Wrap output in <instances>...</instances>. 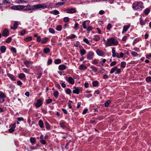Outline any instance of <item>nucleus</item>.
I'll return each mask as SVG.
<instances>
[{
	"label": "nucleus",
	"instance_id": "obj_1",
	"mask_svg": "<svg viewBox=\"0 0 151 151\" xmlns=\"http://www.w3.org/2000/svg\"><path fill=\"white\" fill-rule=\"evenodd\" d=\"M24 7L23 11H32L34 10L35 9H44L47 7L46 5L43 4H38L32 6L29 5H27L26 6H24Z\"/></svg>",
	"mask_w": 151,
	"mask_h": 151
},
{
	"label": "nucleus",
	"instance_id": "obj_2",
	"mask_svg": "<svg viewBox=\"0 0 151 151\" xmlns=\"http://www.w3.org/2000/svg\"><path fill=\"white\" fill-rule=\"evenodd\" d=\"M118 41L113 38H111L108 39L105 43L106 46H110L113 45H116L118 44Z\"/></svg>",
	"mask_w": 151,
	"mask_h": 151
},
{
	"label": "nucleus",
	"instance_id": "obj_3",
	"mask_svg": "<svg viewBox=\"0 0 151 151\" xmlns=\"http://www.w3.org/2000/svg\"><path fill=\"white\" fill-rule=\"evenodd\" d=\"M142 3L140 2H135L133 4V9L134 10H139L142 8Z\"/></svg>",
	"mask_w": 151,
	"mask_h": 151
},
{
	"label": "nucleus",
	"instance_id": "obj_4",
	"mask_svg": "<svg viewBox=\"0 0 151 151\" xmlns=\"http://www.w3.org/2000/svg\"><path fill=\"white\" fill-rule=\"evenodd\" d=\"M23 5H15L10 7L11 9L15 10H20L24 9Z\"/></svg>",
	"mask_w": 151,
	"mask_h": 151
},
{
	"label": "nucleus",
	"instance_id": "obj_5",
	"mask_svg": "<svg viewBox=\"0 0 151 151\" xmlns=\"http://www.w3.org/2000/svg\"><path fill=\"white\" fill-rule=\"evenodd\" d=\"M65 11L68 13H73L76 12V9L75 8H71V9H66Z\"/></svg>",
	"mask_w": 151,
	"mask_h": 151
},
{
	"label": "nucleus",
	"instance_id": "obj_6",
	"mask_svg": "<svg viewBox=\"0 0 151 151\" xmlns=\"http://www.w3.org/2000/svg\"><path fill=\"white\" fill-rule=\"evenodd\" d=\"M9 32L8 29H5L3 31L2 33V35L4 37H7L9 35Z\"/></svg>",
	"mask_w": 151,
	"mask_h": 151
},
{
	"label": "nucleus",
	"instance_id": "obj_7",
	"mask_svg": "<svg viewBox=\"0 0 151 151\" xmlns=\"http://www.w3.org/2000/svg\"><path fill=\"white\" fill-rule=\"evenodd\" d=\"M43 104V101L40 99H38L37 100V103L35 104V106L37 108L40 107Z\"/></svg>",
	"mask_w": 151,
	"mask_h": 151
},
{
	"label": "nucleus",
	"instance_id": "obj_8",
	"mask_svg": "<svg viewBox=\"0 0 151 151\" xmlns=\"http://www.w3.org/2000/svg\"><path fill=\"white\" fill-rule=\"evenodd\" d=\"M149 21L147 19H146L144 20H143L142 18V17H141L139 19L140 23L141 25H145L146 23L148 22Z\"/></svg>",
	"mask_w": 151,
	"mask_h": 151
},
{
	"label": "nucleus",
	"instance_id": "obj_9",
	"mask_svg": "<svg viewBox=\"0 0 151 151\" xmlns=\"http://www.w3.org/2000/svg\"><path fill=\"white\" fill-rule=\"evenodd\" d=\"M93 53L91 51L89 52L87 55V59L89 60H91L93 58Z\"/></svg>",
	"mask_w": 151,
	"mask_h": 151
},
{
	"label": "nucleus",
	"instance_id": "obj_10",
	"mask_svg": "<svg viewBox=\"0 0 151 151\" xmlns=\"http://www.w3.org/2000/svg\"><path fill=\"white\" fill-rule=\"evenodd\" d=\"M59 125L63 129H65L66 127V123L65 122L61 121L59 123Z\"/></svg>",
	"mask_w": 151,
	"mask_h": 151
},
{
	"label": "nucleus",
	"instance_id": "obj_11",
	"mask_svg": "<svg viewBox=\"0 0 151 151\" xmlns=\"http://www.w3.org/2000/svg\"><path fill=\"white\" fill-rule=\"evenodd\" d=\"M96 52L97 54L99 56H102L104 54V52L102 50L99 49H97L96 50Z\"/></svg>",
	"mask_w": 151,
	"mask_h": 151
},
{
	"label": "nucleus",
	"instance_id": "obj_12",
	"mask_svg": "<svg viewBox=\"0 0 151 151\" xmlns=\"http://www.w3.org/2000/svg\"><path fill=\"white\" fill-rule=\"evenodd\" d=\"M67 81L69 83L72 84H73L75 82L74 79L71 77H70L68 78V79Z\"/></svg>",
	"mask_w": 151,
	"mask_h": 151
},
{
	"label": "nucleus",
	"instance_id": "obj_13",
	"mask_svg": "<svg viewBox=\"0 0 151 151\" xmlns=\"http://www.w3.org/2000/svg\"><path fill=\"white\" fill-rule=\"evenodd\" d=\"M129 27V25H124L123 27V30L122 32V33L123 34L125 33Z\"/></svg>",
	"mask_w": 151,
	"mask_h": 151
},
{
	"label": "nucleus",
	"instance_id": "obj_14",
	"mask_svg": "<svg viewBox=\"0 0 151 151\" xmlns=\"http://www.w3.org/2000/svg\"><path fill=\"white\" fill-rule=\"evenodd\" d=\"M18 25V23L17 21L15 22L14 23V24L13 27L11 26V28L12 29H16L17 28V26Z\"/></svg>",
	"mask_w": 151,
	"mask_h": 151
},
{
	"label": "nucleus",
	"instance_id": "obj_15",
	"mask_svg": "<svg viewBox=\"0 0 151 151\" xmlns=\"http://www.w3.org/2000/svg\"><path fill=\"white\" fill-rule=\"evenodd\" d=\"M66 68V67L64 65H60L59 66L58 68L60 70H63Z\"/></svg>",
	"mask_w": 151,
	"mask_h": 151
},
{
	"label": "nucleus",
	"instance_id": "obj_16",
	"mask_svg": "<svg viewBox=\"0 0 151 151\" xmlns=\"http://www.w3.org/2000/svg\"><path fill=\"white\" fill-rule=\"evenodd\" d=\"M74 88L75 89L73 91V93H74L78 94L79 93V89L78 88H76L75 87H74Z\"/></svg>",
	"mask_w": 151,
	"mask_h": 151
},
{
	"label": "nucleus",
	"instance_id": "obj_17",
	"mask_svg": "<svg viewBox=\"0 0 151 151\" xmlns=\"http://www.w3.org/2000/svg\"><path fill=\"white\" fill-rule=\"evenodd\" d=\"M38 124L39 126L41 128L44 127V124L42 121L41 120H40L38 122Z\"/></svg>",
	"mask_w": 151,
	"mask_h": 151
},
{
	"label": "nucleus",
	"instance_id": "obj_18",
	"mask_svg": "<svg viewBox=\"0 0 151 151\" xmlns=\"http://www.w3.org/2000/svg\"><path fill=\"white\" fill-rule=\"evenodd\" d=\"M9 77L12 81H15V77L13 75L9 74L8 75Z\"/></svg>",
	"mask_w": 151,
	"mask_h": 151
},
{
	"label": "nucleus",
	"instance_id": "obj_19",
	"mask_svg": "<svg viewBox=\"0 0 151 151\" xmlns=\"http://www.w3.org/2000/svg\"><path fill=\"white\" fill-rule=\"evenodd\" d=\"M80 52L81 55L83 56V55H85L86 53V51L83 48L81 49L80 50Z\"/></svg>",
	"mask_w": 151,
	"mask_h": 151
},
{
	"label": "nucleus",
	"instance_id": "obj_20",
	"mask_svg": "<svg viewBox=\"0 0 151 151\" xmlns=\"http://www.w3.org/2000/svg\"><path fill=\"white\" fill-rule=\"evenodd\" d=\"M76 37H77L75 35H74V34H72V35H69V36L67 37V38L68 39H74Z\"/></svg>",
	"mask_w": 151,
	"mask_h": 151
},
{
	"label": "nucleus",
	"instance_id": "obj_21",
	"mask_svg": "<svg viewBox=\"0 0 151 151\" xmlns=\"http://www.w3.org/2000/svg\"><path fill=\"white\" fill-rule=\"evenodd\" d=\"M50 13L51 14L56 15L58 14L59 13V12L57 10H54L50 12Z\"/></svg>",
	"mask_w": 151,
	"mask_h": 151
},
{
	"label": "nucleus",
	"instance_id": "obj_22",
	"mask_svg": "<svg viewBox=\"0 0 151 151\" xmlns=\"http://www.w3.org/2000/svg\"><path fill=\"white\" fill-rule=\"evenodd\" d=\"M6 47L4 46H2L0 47V50L2 53H4L6 50Z\"/></svg>",
	"mask_w": 151,
	"mask_h": 151
},
{
	"label": "nucleus",
	"instance_id": "obj_23",
	"mask_svg": "<svg viewBox=\"0 0 151 151\" xmlns=\"http://www.w3.org/2000/svg\"><path fill=\"white\" fill-rule=\"evenodd\" d=\"M53 95L57 99L58 96L59 92L57 91H54Z\"/></svg>",
	"mask_w": 151,
	"mask_h": 151
},
{
	"label": "nucleus",
	"instance_id": "obj_24",
	"mask_svg": "<svg viewBox=\"0 0 151 151\" xmlns=\"http://www.w3.org/2000/svg\"><path fill=\"white\" fill-rule=\"evenodd\" d=\"M87 68V67L83 65H81L79 66V69L85 70Z\"/></svg>",
	"mask_w": 151,
	"mask_h": 151
},
{
	"label": "nucleus",
	"instance_id": "obj_25",
	"mask_svg": "<svg viewBox=\"0 0 151 151\" xmlns=\"http://www.w3.org/2000/svg\"><path fill=\"white\" fill-rule=\"evenodd\" d=\"M32 63V62H29L27 60H25L24 62V64L27 67H28L29 65L31 64Z\"/></svg>",
	"mask_w": 151,
	"mask_h": 151
},
{
	"label": "nucleus",
	"instance_id": "obj_26",
	"mask_svg": "<svg viewBox=\"0 0 151 151\" xmlns=\"http://www.w3.org/2000/svg\"><path fill=\"white\" fill-rule=\"evenodd\" d=\"M50 50L49 48H45L43 50V51L45 53L47 54L50 52Z\"/></svg>",
	"mask_w": 151,
	"mask_h": 151
},
{
	"label": "nucleus",
	"instance_id": "obj_27",
	"mask_svg": "<svg viewBox=\"0 0 151 151\" xmlns=\"http://www.w3.org/2000/svg\"><path fill=\"white\" fill-rule=\"evenodd\" d=\"M48 40V39L47 37H45L43 39L41 40V43L42 44H44Z\"/></svg>",
	"mask_w": 151,
	"mask_h": 151
},
{
	"label": "nucleus",
	"instance_id": "obj_28",
	"mask_svg": "<svg viewBox=\"0 0 151 151\" xmlns=\"http://www.w3.org/2000/svg\"><path fill=\"white\" fill-rule=\"evenodd\" d=\"M61 60L60 59H58L55 60V63L56 64H59L61 63Z\"/></svg>",
	"mask_w": 151,
	"mask_h": 151
},
{
	"label": "nucleus",
	"instance_id": "obj_29",
	"mask_svg": "<svg viewBox=\"0 0 151 151\" xmlns=\"http://www.w3.org/2000/svg\"><path fill=\"white\" fill-rule=\"evenodd\" d=\"M0 97L1 98H5L6 97V95L0 91Z\"/></svg>",
	"mask_w": 151,
	"mask_h": 151
},
{
	"label": "nucleus",
	"instance_id": "obj_30",
	"mask_svg": "<svg viewBox=\"0 0 151 151\" xmlns=\"http://www.w3.org/2000/svg\"><path fill=\"white\" fill-rule=\"evenodd\" d=\"M32 39V37L31 36H29L25 38L24 40L26 42H28L31 41Z\"/></svg>",
	"mask_w": 151,
	"mask_h": 151
},
{
	"label": "nucleus",
	"instance_id": "obj_31",
	"mask_svg": "<svg viewBox=\"0 0 151 151\" xmlns=\"http://www.w3.org/2000/svg\"><path fill=\"white\" fill-rule=\"evenodd\" d=\"M117 69V67H114L110 71V73L111 74H112L115 71H116Z\"/></svg>",
	"mask_w": 151,
	"mask_h": 151
},
{
	"label": "nucleus",
	"instance_id": "obj_32",
	"mask_svg": "<svg viewBox=\"0 0 151 151\" xmlns=\"http://www.w3.org/2000/svg\"><path fill=\"white\" fill-rule=\"evenodd\" d=\"M91 68L92 69V70L94 72H96L97 70V68L93 65L91 66Z\"/></svg>",
	"mask_w": 151,
	"mask_h": 151
},
{
	"label": "nucleus",
	"instance_id": "obj_33",
	"mask_svg": "<svg viewBox=\"0 0 151 151\" xmlns=\"http://www.w3.org/2000/svg\"><path fill=\"white\" fill-rule=\"evenodd\" d=\"M111 102V101L110 100H108L104 104L105 106L106 107H107L108 106L109 104Z\"/></svg>",
	"mask_w": 151,
	"mask_h": 151
},
{
	"label": "nucleus",
	"instance_id": "obj_34",
	"mask_svg": "<svg viewBox=\"0 0 151 151\" xmlns=\"http://www.w3.org/2000/svg\"><path fill=\"white\" fill-rule=\"evenodd\" d=\"M25 77V75L23 73H20L19 76V77L20 79L23 78Z\"/></svg>",
	"mask_w": 151,
	"mask_h": 151
},
{
	"label": "nucleus",
	"instance_id": "obj_35",
	"mask_svg": "<svg viewBox=\"0 0 151 151\" xmlns=\"http://www.w3.org/2000/svg\"><path fill=\"white\" fill-rule=\"evenodd\" d=\"M16 1L17 3H22L24 2L26 3V1L24 0H16Z\"/></svg>",
	"mask_w": 151,
	"mask_h": 151
},
{
	"label": "nucleus",
	"instance_id": "obj_36",
	"mask_svg": "<svg viewBox=\"0 0 151 151\" xmlns=\"http://www.w3.org/2000/svg\"><path fill=\"white\" fill-rule=\"evenodd\" d=\"M45 126L46 128L48 129H50V126L47 122H46L45 123Z\"/></svg>",
	"mask_w": 151,
	"mask_h": 151
},
{
	"label": "nucleus",
	"instance_id": "obj_37",
	"mask_svg": "<svg viewBox=\"0 0 151 151\" xmlns=\"http://www.w3.org/2000/svg\"><path fill=\"white\" fill-rule=\"evenodd\" d=\"M83 41L86 43V44H88L89 45H91V44L90 43L88 39L86 38H84L83 39Z\"/></svg>",
	"mask_w": 151,
	"mask_h": 151
},
{
	"label": "nucleus",
	"instance_id": "obj_38",
	"mask_svg": "<svg viewBox=\"0 0 151 151\" xmlns=\"http://www.w3.org/2000/svg\"><path fill=\"white\" fill-rule=\"evenodd\" d=\"M100 39V37L98 35H96L94 36L93 40L96 41H98Z\"/></svg>",
	"mask_w": 151,
	"mask_h": 151
},
{
	"label": "nucleus",
	"instance_id": "obj_39",
	"mask_svg": "<svg viewBox=\"0 0 151 151\" xmlns=\"http://www.w3.org/2000/svg\"><path fill=\"white\" fill-rule=\"evenodd\" d=\"M146 81L147 83H150L151 82V77L148 76L146 78Z\"/></svg>",
	"mask_w": 151,
	"mask_h": 151
},
{
	"label": "nucleus",
	"instance_id": "obj_40",
	"mask_svg": "<svg viewBox=\"0 0 151 151\" xmlns=\"http://www.w3.org/2000/svg\"><path fill=\"white\" fill-rule=\"evenodd\" d=\"M2 1L4 4H9L11 3V2L8 0H2Z\"/></svg>",
	"mask_w": 151,
	"mask_h": 151
},
{
	"label": "nucleus",
	"instance_id": "obj_41",
	"mask_svg": "<svg viewBox=\"0 0 151 151\" xmlns=\"http://www.w3.org/2000/svg\"><path fill=\"white\" fill-rule=\"evenodd\" d=\"M112 56L113 57H116L118 58H120V56L118 55V53H116V52L114 54H112Z\"/></svg>",
	"mask_w": 151,
	"mask_h": 151
},
{
	"label": "nucleus",
	"instance_id": "obj_42",
	"mask_svg": "<svg viewBox=\"0 0 151 151\" xmlns=\"http://www.w3.org/2000/svg\"><path fill=\"white\" fill-rule=\"evenodd\" d=\"M62 29V26L61 25H59L56 28V29L58 31H60Z\"/></svg>",
	"mask_w": 151,
	"mask_h": 151
},
{
	"label": "nucleus",
	"instance_id": "obj_43",
	"mask_svg": "<svg viewBox=\"0 0 151 151\" xmlns=\"http://www.w3.org/2000/svg\"><path fill=\"white\" fill-rule=\"evenodd\" d=\"M36 141V139L34 137H31L30 138V141L31 143H34Z\"/></svg>",
	"mask_w": 151,
	"mask_h": 151
},
{
	"label": "nucleus",
	"instance_id": "obj_44",
	"mask_svg": "<svg viewBox=\"0 0 151 151\" xmlns=\"http://www.w3.org/2000/svg\"><path fill=\"white\" fill-rule=\"evenodd\" d=\"M64 3L63 2H58L56 3V6H62L64 4Z\"/></svg>",
	"mask_w": 151,
	"mask_h": 151
},
{
	"label": "nucleus",
	"instance_id": "obj_45",
	"mask_svg": "<svg viewBox=\"0 0 151 151\" xmlns=\"http://www.w3.org/2000/svg\"><path fill=\"white\" fill-rule=\"evenodd\" d=\"M121 70L119 68H118L117 67V69L116 70V72H115V73L116 74H119L121 72Z\"/></svg>",
	"mask_w": 151,
	"mask_h": 151
},
{
	"label": "nucleus",
	"instance_id": "obj_46",
	"mask_svg": "<svg viewBox=\"0 0 151 151\" xmlns=\"http://www.w3.org/2000/svg\"><path fill=\"white\" fill-rule=\"evenodd\" d=\"M49 32L52 34H54L55 33V30L52 28H50L49 29Z\"/></svg>",
	"mask_w": 151,
	"mask_h": 151
},
{
	"label": "nucleus",
	"instance_id": "obj_47",
	"mask_svg": "<svg viewBox=\"0 0 151 151\" xmlns=\"http://www.w3.org/2000/svg\"><path fill=\"white\" fill-rule=\"evenodd\" d=\"M126 63L125 62H122L121 64V67L124 68L125 67Z\"/></svg>",
	"mask_w": 151,
	"mask_h": 151
},
{
	"label": "nucleus",
	"instance_id": "obj_48",
	"mask_svg": "<svg viewBox=\"0 0 151 151\" xmlns=\"http://www.w3.org/2000/svg\"><path fill=\"white\" fill-rule=\"evenodd\" d=\"M69 20V19L68 17H65L63 19V21L65 22H68Z\"/></svg>",
	"mask_w": 151,
	"mask_h": 151
},
{
	"label": "nucleus",
	"instance_id": "obj_49",
	"mask_svg": "<svg viewBox=\"0 0 151 151\" xmlns=\"http://www.w3.org/2000/svg\"><path fill=\"white\" fill-rule=\"evenodd\" d=\"M66 93L68 94H70L71 93V91L69 88H68L65 91Z\"/></svg>",
	"mask_w": 151,
	"mask_h": 151
},
{
	"label": "nucleus",
	"instance_id": "obj_50",
	"mask_svg": "<svg viewBox=\"0 0 151 151\" xmlns=\"http://www.w3.org/2000/svg\"><path fill=\"white\" fill-rule=\"evenodd\" d=\"M12 38L9 37L6 40V42L7 43H9L12 40Z\"/></svg>",
	"mask_w": 151,
	"mask_h": 151
},
{
	"label": "nucleus",
	"instance_id": "obj_51",
	"mask_svg": "<svg viewBox=\"0 0 151 151\" xmlns=\"http://www.w3.org/2000/svg\"><path fill=\"white\" fill-rule=\"evenodd\" d=\"M98 84V82L96 81H95L93 82V86H96Z\"/></svg>",
	"mask_w": 151,
	"mask_h": 151
},
{
	"label": "nucleus",
	"instance_id": "obj_52",
	"mask_svg": "<svg viewBox=\"0 0 151 151\" xmlns=\"http://www.w3.org/2000/svg\"><path fill=\"white\" fill-rule=\"evenodd\" d=\"M150 12V10L149 9H148V8L146 9L145 11V14L146 15H147Z\"/></svg>",
	"mask_w": 151,
	"mask_h": 151
},
{
	"label": "nucleus",
	"instance_id": "obj_53",
	"mask_svg": "<svg viewBox=\"0 0 151 151\" xmlns=\"http://www.w3.org/2000/svg\"><path fill=\"white\" fill-rule=\"evenodd\" d=\"M26 32V31L25 29L22 30L20 32V35H24L25 33Z\"/></svg>",
	"mask_w": 151,
	"mask_h": 151
},
{
	"label": "nucleus",
	"instance_id": "obj_54",
	"mask_svg": "<svg viewBox=\"0 0 151 151\" xmlns=\"http://www.w3.org/2000/svg\"><path fill=\"white\" fill-rule=\"evenodd\" d=\"M52 101V99H49L47 100L46 101V103L47 104H49L51 103Z\"/></svg>",
	"mask_w": 151,
	"mask_h": 151
},
{
	"label": "nucleus",
	"instance_id": "obj_55",
	"mask_svg": "<svg viewBox=\"0 0 151 151\" xmlns=\"http://www.w3.org/2000/svg\"><path fill=\"white\" fill-rule=\"evenodd\" d=\"M52 62V60L51 59H49L47 62V64L48 65L51 64Z\"/></svg>",
	"mask_w": 151,
	"mask_h": 151
},
{
	"label": "nucleus",
	"instance_id": "obj_56",
	"mask_svg": "<svg viewBox=\"0 0 151 151\" xmlns=\"http://www.w3.org/2000/svg\"><path fill=\"white\" fill-rule=\"evenodd\" d=\"M22 69L23 71L26 73H29V70H28L26 68H24Z\"/></svg>",
	"mask_w": 151,
	"mask_h": 151
},
{
	"label": "nucleus",
	"instance_id": "obj_57",
	"mask_svg": "<svg viewBox=\"0 0 151 151\" xmlns=\"http://www.w3.org/2000/svg\"><path fill=\"white\" fill-rule=\"evenodd\" d=\"M79 25L78 24V23H76L75 24V26L74 27V28L76 29H77L78 28V27Z\"/></svg>",
	"mask_w": 151,
	"mask_h": 151
},
{
	"label": "nucleus",
	"instance_id": "obj_58",
	"mask_svg": "<svg viewBox=\"0 0 151 151\" xmlns=\"http://www.w3.org/2000/svg\"><path fill=\"white\" fill-rule=\"evenodd\" d=\"M111 27V25L110 24H108V25L107 27V29L109 30L110 29Z\"/></svg>",
	"mask_w": 151,
	"mask_h": 151
},
{
	"label": "nucleus",
	"instance_id": "obj_59",
	"mask_svg": "<svg viewBox=\"0 0 151 151\" xmlns=\"http://www.w3.org/2000/svg\"><path fill=\"white\" fill-rule=\"evenodd\" d=\"M116 64V62L115 61H113L110 64V65L111 66H114V65H115Z\"/></svg>",
	"mask_w": 151,
	"mask_h": 151
},
{
	"label": "nucleus",
	"instance_id": "obj_60",
	"mask_svg": "<svg viewBox=\"0 0 151 151\" xmlns=\"http://www.w3.org/2000/svg\"><path fill=\"white\" fill-rule=\"evenodd\" d=\"M11 50L12 51L14 52V53H16L17 52L16 49L14 47H12L11 49Z\"/></svg>",
	"mask_w": 151,
	"mask_h": 151
},
{
	"label": "nucleus",
	"instance_id": "obj_61",
	"mask_svg": "<svg viewBox=\"0 0 151 151\" xmlns=\"http://www.w3.org/2000/svg\"><path fill=\"white\" fill-rule=\"evenodd\" d=\"M85 23H86V22L85 21L83 22L82 23V25H83V28L84 29H86V26L85 24Z\"/></svg>",
	"mask_w": 151,
	"mask_h": 151
},
{
	"label": "nucleus",
	"instance_id": "obj_62",
	"mask_svg": "<svg viewBox=\"0 0 151 151\" xmlns=\"http://www.w3.org/2000/svg\"><path fill=\"white\" fill-rule=\"evenodd\" d=\"M17 119L18 120V121H23L24 120V119L23 117H19L17 118Z\"/></svg>",
	"mask_w": 151,
	"mask_h": 151
},
{
	"label": "nucleus",
	"instance_id": "obj_63",
	"mask_svg": "<svg viewBox=\"0 0 151 151\" xmlns=\"http://www.w3.org/2000/svg\"><path fill=\"white\" fill-rule=\"evenodd\" d=\"M10 128H13L14 129V128H15L16 127V124H11L10 126Z\"/></svg>",
	"mask_w": 151,
	"mask_h": 151
},
{
	"label": "nucleus",
	"instance_id": "obj_64",
	"mask_svg": "<svg viewBox=\"0 0 151 151\" xmlns=\"http://www.w3.org/2000/svg\"><path fill=\"white\" fill-rule=\"evenodd\" d=\"M40 142L43 145L45 144L46 143V141L44 140L43 139L40 140Z\"/></svg>",
	"mask_w": 151,
	"mask_h": 151
}]
</instances>
